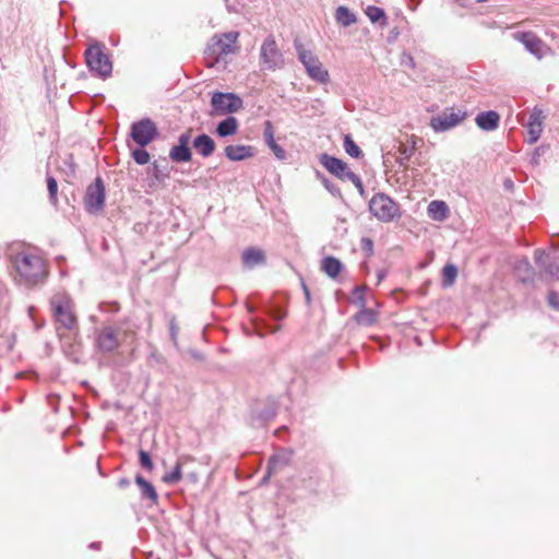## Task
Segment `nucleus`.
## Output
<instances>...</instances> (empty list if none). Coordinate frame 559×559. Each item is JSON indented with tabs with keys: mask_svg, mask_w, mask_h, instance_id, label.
<instances>
[{
	"mask_svg": "<svg viewBox=\"0 0 559 559\" xmlns=\"http://www.w3.org/2000/svg\"><path fill=\"white\" fill-rule=\"evenodd\" d=\"M13 264L15 269L14 280L27 287L43 283L48 275L46 261L33 251L19 252L14 257Z\"/></svg>",
	"mask_w": 559,
	"mask_h": 559,
	"instance_id": "obj_1",
	"label": "nucleus"
},
{
	"mask_svg": "<svg viewBox=\"0 0 559 559\" xmlns=\"http://www.w3.org/2000/svg\"><path fill=\"white\" fill-rule=\"evenodd\" d=\"M50 307L55 320L57 322V331H73L78 326L76 317L74 314V305L71 297L64 292L56 293L50 299Z\"/></svg>",
	"mask_w": 559,
	"mask_h": 559,
	"instance_id": "obj_2",
	"label": "nucleus"
},
{
	"mask_svg": "<svg viewBox=\"0 0 559 559\" xmlns=\"http://www.w3.org/2000/svg\"><path fill=\"white\" fill-rule=\"evenodd\" d=\"M126 325L127 322H122L117 328L105 325L100 329L96 338L97 347L106 353L117 349L122 342L134 334V331Z\"/></svg>",
	"mask_w": 559,
	"mask_h": 559,
	"instance_id": "obj_3",
	"label": "nucleus"
},
{
	"mask_svg": "<svg viewBox=\"0 0 559 559\" xmlns=\"http://www.w3.org/2000/svg\"><path fill=\"white\" fill-rule=\"evenodd\" d=\"M85 62L90 71L102 79L111 75L112 63L107 53L104 51V45L94 43L87 47L84 52Z\"/></svg>",
	"mask_w": 559,
	"mask_h": 559,
	"instance_id": "obj_4",
	"label": "nucleus"
},
{
	"mask_svg": "<svg viewBox=\"0 0 559 559\" xmlns=\"http://www.w3.org/2000/svg\"><path fill=\"white\" fill-rule=\"evenodd\" d=\"M295 49L299 61L306 69L307 74L319 83H326L329 81V72L323 67L319 58L310 50H307L305 46L295 40Z\"/></svg>",
	"mask_w": 559,
	"mask_h": 559,
	"instance_id": "obj_5",
	"label": "nucleus"
},
{
	"mask_svg": "<svg viewBox=\"0 0 559 559\" xmlns=\"http://www.w3.org/2000/svg\"><path fill=\"white\" fill-rule=\"evenodd\" d=\"M260 67L263 71H276L285 66V58L274 36L269 35L260 48Z\"/></svg>",
	"mask_w": 559,
	"mask_h": 559,
	"instance_id": "obj_6",
	"label": "nucleus"
},
{
	"mask_svg": "<svg viewBox=\"0 0 559 559\" xmlns=\"http://www.w3.org/2000/svg\"><path fill=\"white\" fill-rule=\"evenodd\" d=\"M320 162L329 173H331L332 175L336 176L337 178H340L342 180H348V181L353 182L354 186L362 193L364 186H362L361 179L359 178L358 175L353 173L347 167L346 163H344L340 158L330 156L328 154H322L320 157Z\"/></svg>",
	"mask_w": 559,
	"mask_h": 559,
	"instance_id": "obj_7",
	"label": "nucleus"
},
{
	"mask_svg": "<svg viewBox=\"0 0 559 559\" xmlns=\"http://www.w3.org/2000/svg\"><path fill=\"white\" fill-rule=\"evenodd\" d=\"M369 211L381 222H391L400 216L399 205L384 193L372 197L369 202Z\"/></svg>",
	"mask_w": 559,
	"mask_h": 559,
	"instance_id": "obj_8",
	"label": "nucleus"
},
{
	"mask_svg": "<svg viewBox=\"0 0 559 559\" xmlns=\"http://www.w3.org/2000/svg\"><path fill=\"white\" fill-rule=\"evenodd\" d=\"M238 36V32H228L221 36H214L207 47V53L212 56L215 62H219L223 57L236 51Z\"/></svg>",
	"mask_w": 559,
	"mask_h": 559,
	"instance_id": "obj_9",
	"label": "nucleus"
},
{
	"mask_svg": "<svg viewBox=\"0 0 559 559\" xmlns=\"http://www.w3.org/2000/svg\"><path fill=\"white\" fill-rule=\"evenodd\" d=\"M157 136V127L155 122L148 118L141 119L131 126V138L142 147L148 145Z\"/></svg>",
	"mask_w": 559,
	"mask_h": 559,
	"instance_id": "obj_10",
	"label": "nucleus"
},
{
	"mask_svg": "<svg viewBox=\"0 0 559 559\" xmlns=\"http://www.w3.org/2000/svg\"><path fill=\"white\" fill-rule=\"evenodd\" d=\"M105 185L100 177L86 188L84 203L90 213H99L105 204Z\"/></svg>",
	"mask_w": 559,
	"mask_h": 559,
	"instance_id": "obj_11",
	"label": "nucleus"
},
{
	"mask_svg": "<svg viewBox=\"0 0 559 559\" xmlns=\"http://www.w3.org/2000/svg\"><path fill=\"white\" fill-rule=\"evenodd\" d=\"M211 105L215 114L237 112L242 107V99L233 93H214Z\"/></svg>",
	"mask_w": 559,
	"mask_h": 559,
	"instance_id": "obj_12",
	"label": "nucleus"
},
{
	"mask_svg": "<svg viewBox=\"0 0 559 559\" xmlns=\"http://www.w3.org/2000/svg\"><path fill=\"white\" fill-rule=\"evenodd\" d=\"M512 37L524 45L525 49L542 59L545 55L546 46L543 40L533 32H515Z\"/></svg>",
	"mask_w": 559,
	"mask_h": 559,
	"instance_id": "obj_13",
	"label": "nucleus"
},
{
	"mask_svg": "<svg viewBox=\"0 0 559 559\" xmlns=\"http://www.w3.org/2000/svg\"><path fill=\"white\" fill-rule=\"evenodd\" d=\"M191 142V132L186 131L178 138V144L174 145L169 151V158L175 163H187L192 158V153L189 147Z\"/></svg>",
	"mask_w": 559,
	"mask_h": 559,
	"instance_id": "obj_14",
	"label": "nucleus"
},
{
	"mask_svg": "<svg viewBox=\"0 0 559 559\" xmlns=\"http://www.w3.org/2000/svg\"><path fill=\"white\" fill-rule=\"evenodd\" d=\"M464 118L460 111L442 112L430 120V127L435 132H445L456 127Z\"/></svg>",
	"mask_w": 559,
	"mask_h": 559,
	"instance_id": "obj_15",
	"label": "nucleus"
},
{
	"mask_svg": "<svg viewBox=\"0 0 559 559\" xmlns=\"http://www.w3.org/2000/svg\"><path fill=\"white\" fill-rule=\"evenodd\" d=\"M535 263L550 277L559 273V254L557 252H545L536 250L534 254Z\"/></svg>",
	"mask_w": 559,
	"mask_h": 559,
	"instance_id": "obj_16",
	"label": "nucleus"
},
{
	"mask_svg": "<svg viewBox=\"0 0 559 559\" xmlns=\"http://www.w3.org/2000/svg\"><path fill=\"white\" fill-rule=\"evenodd\" d=\"M544 119H545V117L543 115L542 109L535 107L531 111L528 121L525 124L527 134H528V139H527L528 144H534L539 140V138L543 133V130H544Z\"/></svg>",
	"mask_w": 559,
	"mask_h": 559,
	"instance_id": "obj_17",
	"label": "nucleus"
},
{
	"mask_svg": "<svg viewBox=\"0 0 559 559\" xmlns=\"http://www.w3.org/2000/svg\"><path fill=\"white\" fill-rule=\"evenodd\" d=\"M475 122L484 131H493L499 127L500 116L493 110L481 111L476 116Z\"/></svg>",
	"mask_w": 559,
	"mask_h": 559,
	"instance_id": "obj_18",
	"label": "nucleus"
},
{
	"mask_svg": "<svg viewBox=\"0 0 559 559\" xmlns=\"http://www.w3.org/2000/svg\"><path fill=\"white\" fill-rule=\"evenodd\" d=\"M225 155L229 160L240 162L250 158L254 155V148L250 145H227L225 147Z\"/></svg>",
	"mask_w": 559,
	"mask_h": 559,
	"instance_id": "obj_19",
	"label": "nucleus"
},
{
	"mask_svg": "<svg viewBox=\"0 0 559 559\" xmlns=\"http://www.w3.org/2000/svg\"><path fill=\"white\" fill-rule=\"evenodd\" d=\"M292 451L289 450H281L280 452L272 455L269 460V466H267V474L265 476L270 477L271 474L275 473L276 471L289 465L292 461Z\"/></svg>",
	"mask_w": 559,
	"mask_h": 559,
	"instance_id": "obj_20",
	"label": "nucleus"
},
{
	"mask_svg": "<svg viewBox=\"0 0 559 559\" xmlns=\"http://www.w3.org/2000/svg\"><path fill=\"white\" fill-rule=\"evenodd\" d=\"M192 146L197 151V153L202 157H209L215 151L214 140L205 133H202L194 138V140L192 141Z\"/></svg>",
	"mask_w": 559,
	"mask_h": 559,
	"instance_id": "obj_21",
	"label": "nucleus"
},
{
	"mask_svg": "<svg viewBox=\"0 0 559 559\" xmlns=\"http://www.w3.org/2000/svg\"><path fill=\"white\" fill-rule=\"evenodd\" d=\"M242 263L245 266L252 269L259 264L264 263L265 255L261 249L258 248H247L242 252Z\"/></svg>",
	"mask_w": 559,
	"mask_h": 559,
	"instance_id": "obj_22",
	"label": "nucleus"
},
{
	"mask_svg": "<svg viewBox=\"0 0 559 559\" xmlns=\"http://www.w3.org/2000/svg\"><path fill=\"white\" fill-rule=\"evenodd\" d=\"M428 215L435 221L442 222L449 216V206L444 201H431L428 205Z\"/></svg>",
	"mask_w": 559,
	"mask_h": 559,
	"instance_id": "obj_23",
	"label": "nucleus"
},
{
	"mask_svg": "<svg viewBox=\"0 0 559 559\" xmlns=\"http://www.w3.org/2000/svg\"><path fill=\"white\" fill-rule=\"evenodd\" d=\"M135 484L139 486L141 490V496L143 499L150 500L152 503H157L158 496L154 488V486L147 481L141 475L135 476Z\"/></svg>",
	"mask_w": 559,
	"mask_h": 559,
	"instance_id": "obj_24",
	"label": "nucleus"
},
{
	"mask_svg": "<svg viewBox=\"0 0 559 559\" xmlns=\"http://www.w3.org/2000/svg\"><path fill=\"white\" fill-rule=\"evenodd\" d=\"M239 128V122L234 116H228L216 127V133L221 138L234 135Z\"/></svg>",
	"mask_w": 559,
	"mask_h": 559,
	"instance_id": "obj_25",
	"label": "nucleus"
},
{
	"mask_svg": "<svg viewBox=\"0 0 559 559\" xmlns=\"http://www.w3.org/2000/svg\"><path fill=\"white\" fill-rule=\"evenodd\" d=\"M514 272L522 282L532 280L534 270L527 259H520L514 265Z\"/></svg>",
	"mask_w": 559,
	"mask_h": 559,
	"instance_id": "obj_26",
	"label": "nucleus"
},
{
	"mask_svg": "<svg viewBox=\"0 0 559 559\" xmlns=\"http://www.w3.org/2000/svg\"><path fill=\"white\" fill-rule=\"evenodd\" d=\"M335 20L340 25L344 27L350 26L352 24H355L357 21L356 15L344 5H340L336 9Z\"/></svg>",
	"mask_w": 559,
	"mask_h": 559,
	"instance_id": "obj_27",
	"label": "nucleus"
},
{
	"mask_svg": "<svg viewBox=\"0 0 559 559\" xmlns=\"http://www.w3.org/2000/svg\"><path fill=\"white\" fill-rule=\"evenodd\" d=\"M321 267L330 277L335 278L342 270V263L334 257H325L321 262Z\"/></svg>",
	"mask_w": 559,
	"mask_h": 559,
	"instance_id": "obj_28",
	"label": "nucleus"
},
{
	"mask_svg": "<svg viewBox=\"0 0 559 559\" xmlns=\"http://www.w3.org/2000/svg\"><path fill=\"white\" fill-rule=\"evenodd\" d=\"M355 320L359 325L370 326L377 321V312L364 307L355 314Z\"/></svg>",
	"mask_w": 559,
	"mask_h": 559,
	"instance_id": "obj_29",
	"label": "nucleus"
},
{
	"mask_svg": "<svg viewBox=\"0 0 559 559\" xmlns=\"http://www.w3.org/2000/svg\"><path fill=\"white\" fill-rule=\"evenodd\" d=\"M365 13H366V15L369 17V20L372 23L380 22L381 25H385L386 24V16H385L384 11L381 8H378V7H374V5H369L365 10Z\"/></svg>",
	"mask_w": 559,
	"mask_h": 559,
	"instance_id": "obj_30",
	"label": "nucleus"
},
{
	"mask_svg": "<svg viewBox=\"0 0 559 559\" xmlns=\"http://www.w3.org/2000/svg\"><path fill=\"white\" fill-rule=\"evenodd\" d=\"M457 275V269L453 264H447L442 270V283L444 286H451Z\"/></svg>",
	"mask_w": 559,
	"mask_h": 559,
	"instance_id": "obj_31",
	"label": "nucleus"
},
{
	"mask_svg": "<svg viewBox=\"0 0 559 559\" xmlns=\"http://www.w3.org/2000/svg\"><path fill=\"white\" fill-rule=\"evenodd\" d=\"M344 148L345 152L352 157H359L361 155V150L355 143V141L350 138V135H345L344 138Z\"/></svg>",
	"mask_w": 559,
	"mask_h": 559,
	"instance_id": "obj_32",
	"label": "nucleus"
},
{
	"mask_svg": "<svg viewBox=\"0 0 559 559\" xmlns=\"http://www.w3.org/2000/svg\"><path fill=\"white\" fill-rule=\"evenodd\" d=\"M181 463L177 462L174 469L163 476V481L166 484H176L181 479Z\"/></svg>",
	"mask_w": 559,
	"mask_h": 559,
	"instance_id": "obj_33",
	"label": "nucleus"
},
{
	"mask_svg": "<svg viewBox=\"0 0 559 559\" xmlns=\"http://www.w3.org/2000/svg\"><path fill=\"white\" fill-rule=\"evenodd\" d=\"M132 157L139 165H145L150 162V154L142 146L132 152Z\"/></svg>",
	"mask_w": 559,
	"mask_h": 559,
	"instance_id": "obj_34",
	"label": "nucleus"
},
{
	"mask_svg": "<svg viewBox=\"0 0 559 559\" xmlns=\"http://www.w3.org/2000/svg\"><path fill=\"white\" fill-rule=\"evenodd\" d=\"M47 189L49 192L50 201L53 204H56L57 203L58 183H57V180L51 176L47 177Z\"/></svg>",
	"mask_w": 559,
	"mask_h": 559,
	"instance_id": "obj_35",
	"label": "nucleus"
},
{
	"mask_svg": "<svg viewBox=\"0 0 559 559\" xmlns=\"http://www.w3.org/2000/svg\"><path fill=\"white\" fill-rule=\"evenodd\" d=\"M263 138H264V141L267 144L270 143H273L275 142V139H274V128H273V124L270 120H266L264 122V131H263Z\"/></svg>",
	"mask_w": 559,
	"mask_h": 559,
	"instance_id": "obj_36",
	"label": "nucleus"
},
{
	"mask_svg": "<svg viewBox=\"0 0 559 559\" xmlns=\"http://www.w3.org/2000/svg\"><path fill=\"white\" fill-rule=\"evenodd\" d=\"M98 308L102 312H107V313H111V314L117 313L120 310V306L116 301L100 302Z\"/></svg>",
	"mask_w": 559,
	"mask_h": 559,
	"instance_id": "obj_37",
	"label": "nucleus"
},
{
	"mask_svg": "<svg viewBox=\"0 0 559 559\" xmlns=\"http://www.w3.org/2000/svg\"><path fill=\"white\" fill-rule=\"evenodd\" d=\"M276 415V409L274 406H270L267 407L266 409L262 411L259 415H258V419L264 424L271 419H273Z\"/></svg>",
	"mask_w": 559,
	"mask_h": 559,
	"instance_id": "obj_38",
	"label": "nucleus"
},
{
	"mask_svg": "<svg viewBox=\"0 0 559 559\" xmlns=\"http://www.w3.org/2000/svg\"><path fill=\"white\" fill-rule=\"evenodd\" d=\"M139 460L142 467L146 468L147 471L153 469V462L151 460V456L147 452L141 450L139 453Z\"/></svg>",
	"mask_w": 559,
	"mask_h": 559,
	"instance_id": "obj_39",
	"label": "nucleus"
},
{
	"mask_svg": "<svg viewBox=\"0 0 559 559\" xmlns=\"http://www.w3.org/2000/svg\"><path fill=\"white\" fill-rule=\"evenodd\" d=\"M270 150L273 152L275 157L280 160H284L286 158V151L280 146L276 142L267 144Z\"/></svg>",
	"mask_w": 559,
	"mask_h": 559,
	"instance_id": "obj_40",
	"label": "nucleus"
},
{
	"mask_svg": "<svg viewBox=\"0 0 559 559\" xmlns=\"http://www.w3.org/2000/svg\"><path fill=\"white\" fill-rule=\"evenodd\" d=\"M400 151H401V158H400V164L401 165H404L405 162H408L411 156L413 155L414 151H415V147L414 146H411V147H407L405 145H402L400 147Z\"/></svg>",
	"mask_w": 559,
	"mask_h": 559,
	"instance_id": "obj_41",
	"label": "nucleus"
},
{
	"mask_svg": "<svg viewBox=\"0 0 559 559\" xmlns=\"http://www.w3.org/2000/svg\"><path fill=\"white\" fill-rule=\"evenodd\" d=\"M353 294H354V297H355V301L359 302L364 307L365 304H366V301H365V289L362 287L356 286L353 289Z\"/></svg>",
	"mask_w": 559,
	"mask_h": 559,
	"instance_id": "obj_42",
	"label": "nucleus"
},
{
	"mask_svg": "<svg viewBox=\"0 0 559 559\" xmlns=\"http://www.w3.org/2000/svg\"><path fill=\"white\" fill-rule=\"evenodd\" d=\"M548 304L551 308L559 310V294L550 292L548 294Z\"/></svg>",
	"mask_w": 559,
	"mask_h": 559,
	"instance_id": "obj_43",
	"label": "nucleus"
},
{
	"mask_svg": "<svg viewBox=\"0 0 559 559\" xmlns=\"http://www.w3.org/2000/svg\"><path fill=\"white\" fill-rule=\"evenodd\" d=\"M361 249L366 251L368 254H371L373 251V242L370 238L364 237L361 239Z\"/></svg>",
	"mask_w": 559,
	"mask_h": 559,
	"instance_id": "obj_44",
	"label": "nucleus"
},
{
	"mask_svg": "<svg viewBox=\"0 0 559 559\" xmlns=\"http://www.w3.org/2000/svg\"><path fill=\"white\" fill-rule=\"evenodd\" d=\"M323 185L333 195L341 194L340 190L334 185H332L329 180H326V179L323 180Z\"/></svg>",
	"mask_w": 559,
	"mask_h": 559,
	"instance_id": "obj_45",
	"label": "nucleus"
},
{
	"mask_svg": "<svg viewBox=\"0 0 559 559\" xmlns=\"http://www.w3.org/2000/svg\"><path fill=\"white\" fill-rule=\"evenodd\" d=\"M386 276V271L385 270H379L378 273H377V277H378V284H380Z\"/></svg>",
	"mask_w": 559,
	"mask_h": 559,
	"instance_id": "obj_46",
	"label": "nucleus"
},
{
	"mask_svg": "<svg viewBox=\"0 0 559 559\" xmlns=\"http://www.w3.org/2000/svg\"><path fill=\"white\" fill-rule=\"evenodd\" d=\"M170 335H171V338L173 340H176V336H177V330H176V326L174 323H171L170 325Z\"/></svg>",
	"mask_w": 559,
	"mask_h": 559,
	"instance_id": "obj_47",
	"label": "nucleus"
},
{
	"mask_svg": "<svg viewBox=\"0 0 559 559\" xmlns=\"http://www.w3.org/2000/svg\"><path fill=\"white\" fill-rule=\"evenodd\" d=\"M404 57L407 59V63L411 64V67H414V60L411 55H404Z\"/></svg>",
	"mask_w": 559,
	"mask_h": 559,
	"instance_id": "obj_48",
	"label": "nucleus"
},
{
	"mask_svg": "<svg viewBox=\"0 0 559 559\" xmlns=\"http://www.w3.org/2000/svg\"><path fill=\"white\" fill-rule=\"evenodd\" d=\"M128 484H129V481H128V479H126V478H122V479H120V481H119V486H120V487L127 486Z\"/></svg>",
	"mask_w": 559,
	"mask_h": 559,
	"instance_id": "obj_49",
	"label": "nucleus"
},
{
	"mask_svg": "<svg viewBox=\"0 0 559 559\" xmlns=\"http://www.w3.org/2000/svg\"><path fill=\"white\" fill-rule=\"evenodd\" d=\"M304 289H305V294H306V299L309 300L310 299V295H309V292H308L307 287L304 286Z\"/></svg>",
	"mask_w": 559,
	"mask_h": 559,
	"instance_id": "obj_50",
	"label": "nucleus"
},
{
	"mask_svg": "<svg viewBox=\"0 0 559 559\" xmlns=\"http://www.w3.org/2000/svg\"><path fill=\"white\" fill-rule=\"evenodd\" d=\"M506 185H507V187H510V186H512V182H511V180H507V181H506Z\"/></svg>",
	"mask_w": 559,
	"mask_h": 559,
	"instance_id": "obj_51",
	"label": "nucleus"
},
{
	"mask_svg": "<svg viewBox=\"0 0 559 559\" xmlns=\"http://www.w3.org/2000/svg\"><path fill=\"white\" fill-rule=\"evenodd\" d=\"M506 185H507V187H510V186H512V182H511V180H507V181H506Z\"/></svg>",
	"mask_w": 559,
	"mask_h": 559,
	"instance_id": "obj_52",
	"label": "nucleus"
},
{
	"mask_svg": "<svg viewBox=\"0 0 559 559\" xmlns=\"http://www.w3.org/2000/svg\"><path fill=\"white\" fill-rule=\"evenodd\" d=\"M227 10H228L229 12L234 11V9H231L229 5H227Z\"/></svg>",
	"mask_w": 559,
	"mask_h": 559,
	"instance_id": "obj_53",
	"label": "nucleus"
}]
</instances>
